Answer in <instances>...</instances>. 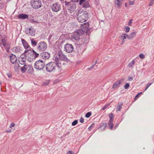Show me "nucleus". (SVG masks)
Listing matches in <instances>:
<instances>
[{"label": "nucleus", "mask_w": 154, "mask_h": 154, "mask_svg": "<svg viewBox=\"0 0 154 154\" xmlns=\"http://www.w3.org/2000/svg\"><path fill=\"white\" fill-rule=\"evenodd\" d=\"M60 2H61V3L62 4V3H64V2L66 0H59Z\"/></svg>", "instance_id": "nucleus-61"}, {"label": "nucleus", "mask_w": 154, "mask_h": 154, "mask_svg": "<svg viewBox=\"0 0 154 154\" xmlns=\"http://www.w3.org/2000/svg\"><path fill=\"white\" fill-rule=\"evenodd\" d=\"M45 66L46 70L48 72H51L52 71H55L57 66L54 62H51L46 64Z\"/></svg>", "instance_id": "nucleus-5"}, {"label": "nucleus", "mask_w": 154, "mask_h": 154, "mask_svg": "<svg viewBox=\"0 0 154 154\" xmlns=\"http://www.w3.org/2000/svg\"><path fill=\"white\" fill-rule=\"evenodd\" d=\"M120 0H115L117 1L115 3V6L118 8H119L121 6V3L120 2Z\"/></svg>", "instance_id": "nucleus-26"}, {"label": "nucleus", "mask_w": 154, "mask_h": 154, "mask_svg": "<svg viewBox=\"0 0 154 154\" xmlns=\"http://www.w3.org/2000/svg\"><path fill=\"white\" fill-rule=\"evenodd\" d=\"M59 57L60 59L62 60L68 62V59L67 58L66 56L63 54L61 51H59L58 52Z\"/></svg>", "instance_id": "nucleus-19"}, {"label": "nucleus", "mask_w": 154, "mask_h": 154, "mask_svg": "<svg viewBox=\"0 0 154 154\" xmlns=\"http://www.w3.org/2000/svg\"><path fill=\"white\" fill-rule=\"evenodd\" d=\"M124 29L125 30V32L126 33L129 31L130 28L128 26H125Z\"/></svg>", "instance_id": "nucleus-41"}, {"label": "nucleus", "mask_w": 154, "mask_h": 154, "mask_svg": "<svg viewBox=\"0 0 154 154\" xmlns=\"http://www.w3.org/2000/svg\"><path fill=\"white\" fill-rule=\"evenodd\" d=\"M8 76V77L9 78H11L12 76V74H11L10 72H9L8 73H7L6 74Z\"/></svg>", "instance_id": "nucleus-52"}, {"label": "nucleus", "mask_w": 154, "mask_h": 154, "mask_svg": "<svg viewBox=\"0 0 154 154\" xmlns=\"http://www.w3.org/2000/svg\"><path fill=\"white\" fill-rule=\"evenodd\" d=\"M83 35V32L82 30L78 29L71 35V38L75 40H79L80 36Z\"/></svg>", "instance_id": "nucleus-7"}, {"label": "nucleus", "mask_w": 154, "mask_h": 154, "mask_svg": "<svg viewBox=\"0 0 154 154\" xmlns=\"http://www.w3.org/2000/svg\"><path fill=\"white\" fill-rule=\"evenodd\" d=\"M114 126L112 122H109L108 123V128L111 130L112 129Z\"/></svg>", "instance_id": "nucleus-33"}, {"label": "nucleus", "mask_w": 154, "mask_h": 154, "mask_svg": "<svg viewBox=\"0 0 154 154\" xmlns=\"http://www.w3.org/2000/svg\"><path fill=\"white\" fill-rule=\"evenodd\" d=\"M31 41V44L32 46L34 47H35L37 44V42L34 40L33 38L30 39Z\"/></svg>", "instance_id": "nucleus-29"}, {"label": "nucleus", "mask_w": 154, "mask_h": 154, "mask_svg": "<svg viewBox=\"0 0 154 154\" xmlns=\"http://www.w3.org/2000/svg\"><path fill=\"white\" fill-rule=\"evenodd\" d=\"M95 125V124L94 123H92L88 128V130L89 131H91L93 128L94 127Z\"/></svg>", "instance_id": "nucleus-36"}, {"label": "nucleus", "mask_w": 154, "mask_h": 154, "mask_svg": "<svg viewBox=\"0 0 154 154\" xmlns=\"http://www.w3.org/2000/svg\"><path fill=\"white\" fill-rule=\"evenodd\" d=\"M50 56V54L48 52L43 51L39 55V56L41 58L45 60L48 59Z\"/></svg>", "instance_id": "nucleus-11"}, {"label": "nucleus", "mask_w": 154, "mask_h": 154, "mask_svg": "<svg viewBox=\"0 0 154 154\" xmlns=\"http://www.w3.org/2000/svg\"><path fill=\"white\" fill-rule=\"evenodd\" d=\"M86 0H79V5H82L83 3L85 2Z\"/></svg>", "instance_id": "nucleus-44"}, {"label": "nucleus", "mask_w": 154, "mask_h": 154, "mask_svg": "<svg viewBox=\"0 0 154 154\" xmlns=\"http://www.w3.org/2000/svg\"><path fill=\"white\" fill-rule=\"evenodd\" d=\"M123 103L122 102H121L119 103V104H118L116 108V110L117 111H120L122 108V106L123 105Z\"/></svg>", "instance_id": "nucleus-27"}, {"label": "nucleus", "mask_w": 154, "mask_h": 154, "mask_svg": "<svg viewBox=\"0 0 154 154\" xmlns=\"http://www.w3.org/2000/svg\"><path fill=\"white\" fill-rule=\"evenodd\" d=\"M109 104L110 103H109L105 105V106L102 108V109L103 110H104L109 105Z\"/></svg>", "instance_id": "nucleus-45"}, {"label": "nucleus", "mask_w": 154, "mask_h": 154, "mask_svg": "<svg viewBox=\"0 0 154 154\" xmlns=\"http://www.w3.org/2000/svg\"><path fill=\"white\" fill-rule=\"evenodd\" d=\"M139 57L141 59H143L145 57V55L143 54H139Z\"/></svg>", "instance_id": "nucleus-46"}, {"label": "nucleus", "mask_w": 154, "mask_h": 154, "mask_svg": "<svg viewBox=\"0 0 154 154\" xmlns=\"http://www.w3.org/2000/svg\"><path fill=\"white\" fill-rule=\"evenodd\" d=\"M152 84V83H149L147 84L145 88V91H146Z\"/></svg>", "instance_id": "nucleus-48"}, {"label": "nucleus", "mask_w": 154, "mask_h": 154, "mask_svg": "<svg viewBox=\"0 0 154 154\" xmlns=\"http://www.w3.org/2000/svg\"><path fill=\"white\" fill-rule=\"evenodd\" d=\"M142 94V92H140L139 93H138L135 97V98H134V99L136 100L138 98V97H139V96L141 94Z\"/></svg>", "instance_id": "nucleus-47"}, {"label": "nucleus", "mask_w": 154, "mask_h": 154, "mask_svg": "<svg viewBox=\"0 0 154 154\" xmlns=\"http://www.w3.org/2000/svg\"><path fill=\"white\" fill-rule=\"evenodd\" d=\"M69 152L70 154H74V152L71 150L69 151Z\"/></svg>", "instance_id": "nucleus-59"}, {"label": "nucleus", "mask_w": 154, "mask_h": 154, "mask_svg": "<svg viewBox=\"0 0 154 154\" xmlns=\"http://www.w3.org/2000/svg\"><path fill=\"white\" fill-rule=\"evenodd\" d=\"M128 80L129 81H131L133 80V78L132 77H128Z\"/></svg>", "instance_id": "nucleus-58"}, {"label": "nucleus", "mask_w": 154, "mask_h": 154, "mask_svg": "<svg viewBox=\"0 0 154 154\" xmlns=\"http://www.w3.org/2000/svg\"><path fill=\"white\" fill-rule=\"evenodd\" d=\"M51 8L53 11L57 12L61 9V5L58 2H55L52 5Z\"/></svg>", "instance_id": "nucleus-9"}, {"label": "nucleus", "mask_w": 154, "mask_h": 154, "mask_svg": "<svg viewBox=\"0 0 154 154\" xmlns=\"http://www.w3.org/2000/svg\"><path fill=\"white\" fill-rule=\"evenodd\" d=\"M31 5L33 8L38 9L41 7L42 3L40 0H32L31 2Z\"/></svg>", "instance_id": "nucleus-6"}, {"label": "nucleus", "mask_w": 154, "mask_h": 154, "mask_svg": "<svg viewBox=\"0 0 154 154\" xmlns=\"http://www.w3.org/2000/svg\"><path fill=\"white\" fill-rule=\"evenodd\" d=\"M64 11L67 10L70 14L72 13L76 9V4L74 3H71L66 1L63 3H62Z\"/></svg>", "instance_id": "nucleus-1"}, {"label": "nucleus", "mask_w": 154, "mask_h": 154, "mask_svg": "<svg viewBox=\"0 0 154 154\" xmlns=\"http://www.w3.org/2000/svg\"><path fill=\"white\" fill-rule=\"evenodd\" d=\"M9 57L10 61L12 64H14L16 63L17 60V58L15 55L11 54L10 55Z\"/></svg>", "instance_id": "nucleus-16"}, {"label": "nucleus", "mask_w": 154, "mask_h": 154, "mask_svg": "<svg viewBox=\"0 0 154 154\" xmlns=\"http://www.w3.org/2000/svg\"><path fill=\"white\" fill-rule=\"evenodd\" d=\"M52 35L51 34L49 35V37L48 38V39H50L52 37Z\"/></svg>", "instance_id": "nucleus-63"}, {"label": "nucleus", "mask_w": 154, "mask_h": 154, "mask_svg": "<svg viewBox=\"0 0 154 154\" xmlns=\"http://www.w3.org/2000/svg\"><path fill=\"white\" fill-rule=\"evenodd\" d=\"M34 17L33 16H32V19H30L29 20V22H30V23H40L39 22H38L37 20H35L33 18H34Z\"/></svg>", "instance_id": "nucleus-28"}, {"label": "nucleus", "mask_w": 154, "mask_h": 154, "mask_svg": "<svg viewBox=\"0 0 154 154\" xmlns=\"http://www.w3.org/2000/svg\"><path fill=\"white\" fill-rule=\"evenodd\" d=\"M69 134V132H67L65 134H64V136L65 137L67 135H68Z\"/></svg>", "instance_id": "nucleus-60"}, {"label": "nucleus", "mask_w": 154, "mask_h": 154, "mask_svg": "<svg viewBox=\"0 0 154 154\" xmlns=\"http://www.w3.org/2000/svg\"><path fill=\"white\" fill-rule=\"evenodd\" d=\"M132 19H130L129 20V22H128V24L129 25V26L131 25V24L132 23Z\"/></svg>", "instance_id": "nucleus-56"}, {"label": "nucleus", "mask_w": 154, "mask_h": 154, "mask_svg": "<svg viewBox=\"0 0 154 154\" xmlns=\"http://www.w3.org/2000/svg\"><path fill=\"white\" fill-rule=\"evenodd\" d=\"M49 82H47L44 83V85H48L49 84Z\"/></svg>", "instance_id": "nucleus-57"}, {"label": "nucleus", "mask_w": 154, "mask_h": 154, "mask_svg": "<svg viewBox=\"0 0 154 154\" xmlns=\"http://www.w3.org/2000/svg\"><path fill=\"white\" fill-rule=\"evenodd\" d=\"M91 114H92L91 112H88L85 115V117L86 118H89L91 116Z\"/></svg>", "instance_id": "nucleus-38"}, {"label": "nucleus", "mask_w": 154, "mask_h": 154, "mask_svg": "<svg viewBox=\"0 0 154 154\" xmlns=\"http://www.w3.org/2000/svg\"><path fill=\"white\" fill-rule=\"evenodd\" d=\"M4 6V4L3 3H0V9L2 8Z\"/></svg>", "instance_id": "nucleus-51"}, {"label": "nucleus", "mask_w": 154, "mask_h": 154, "mask_svg": "<svg viewBox=\"0 0 154 154\" xmlns=\"http://www.w3.org/2000/svg\"><path fill=\"white\" fill-rule=\"evenodd\" d=\"M109 122H113V121L114 120V115L112 113H110L109 116Z\"/></svg>", "instance_id": "nucleus-30"}, {"label": "nucleus", "mask_w": 154, "mask_h": 154, "mask_svg": "<svg viewBox=\"0 0 154 154\" xmlns=\"http://www.w3.org/2000/svg\"><path fill=\"white\" fill-rule=\"evenodd\" d=\"M89 26V24L88 23H86L81 25V29L79 30H82L83 32V34L85 33V32L88 29Z\"/></svg>", "instance_id": "nucleus-15"}, {"label": "nucleus", "mask_w": 154, "mask_h": 154, "mask_svg": "<svg viewBox=\"0 0 154 154\" xmlns=\"http://www.w3.org/2000/svg\"><path fill=\"white\" fill-rule=\"evenodd\" d=\"M95 66V64H93L88 69L89 70H91L92 69L94 66Z\"/></svg>", "instance_id": "nucleus-53"}, {"label": "nucleus", "mask_w": 154, "mask_h": 154, "mask_svg": "<svg viewBox=\"0 0 154 154\" xmlns=\"http://www.w3.org/2000/svg\"><path fill=\"white\" fill-rule=\"evenodd\" d=\"M79 121L81 123H82L84 122V118L82 117L80 118L79 119Z\"/></svg>", "instance_id": "nucleus-50"}, {"label": "nucleus", "mask_w": 154, "mask_h": 154, "mask_svg": "<svg viewBox=\"0 0 154 154\" xmlns=\"http://www.w3.org/2000/svg\"><path fill=\"white\" fill-rule=\"evenodd\" d=\"M137 32H132L129 35H128V38L129 40L132 39L134 37L135 35Z\"/></svg>", "instance_id": "nucleus-24"}, {"label": "nucleus", "mask_w": 154, "mask_h": 154, "mask_svg": "<svg viewBox=\"0 0 154 154\" xmlns=\"http://www.w3.org/2000/svg\"><path fill=\"white\" fill-rule=\"evenodd\" d=\"M78 123V121L77 120H75L73 121L72 123V126H75Z\"/></svg>", "instance_id": "nucleus-40"}, {"label": "nucleus", "mask_w": 154, "mask_h": 154, "mask_svg": "<svg viewBox=\"0 0 154 154\" xmlns=\"http://www.w3.org/2000/svg\"><path fill=\"white\" fill-rule=\"evenodd\" d=\"M19 19L25 20L29 19V15L26 14L22 13L19 14L17 17Z\"/></svg>", "instance_id": "nucleus-18"}, {"label": "nucleus", "mask_w": 154, "mask_h": 154, "mask_svg": "<svg viewBox=\"0 0 154 154\" xmlns=\"http://www.w3.org/2000/svg\"><path fill=\"white\" fill-rule=\"evenodd\" d=\"M93 29L92 28H88L85 33H86V35H87L88 37L89 36L90 34L93 31Z\"/></svg>", "instance_id": "nucleus-25"}, {"label": "nucleus", "mask_w": 154, "mask_h": 154, "mask_svg": "<svg viewBox=\"0 0 154 154\" xmlns=\"http://www.w3.org/2000/svg\"><path fill=\"white\" fill-rule=\"evenodd\" d=\"M5 49H10V45L9 44H7L5 45H3Z\"/></svg>", "instance_id": "nucleus-39"}, {"label": "nucleus", "mask_w": 154, "mask_h": 154, "mask_svg": "<svg viewBox=\"0 0 154 154\" xmlns=\"http://www.w3.org/2000/svg\"><path fill=\"white\" fill-rule=\"evenodd\" d=\"M77 16V19L80 23L85 22L88 17V14L86 11L79 10L76 14Z\"/></svg>", "instance_id": "nucleus-3"}, {"label": "nucleus", "mask_w": 154, "mask_h": 154, "mask_svg": "<svg viewBox=\"0 0 154 154\" xmlns=\"http://www.w3.org/2000/svg\"><path fill=\"white\" fill-rule=\"evenodd\" d=\"M154 0H150V2L149 4V6H152L154 4Z\"/></svg>", "instance_id": "nucleus-43"}, {"label": "nucleus", "mask_w": 154, "mask_h": 154, "mask_svg": "<svg viewBox=\"0 0 154 154\" xmlns=\"http://www.w3.org/2000/svg\"><path fill=\"white\" fill-rule=\"evenodd\" d=\"M134 4V1H129V3L128 4L129 5H133Z\"/></svg>", "instance_id": "nucleus-49"}, {"label": "nucleus", "mask_w": 154, "mask_h": 154, "mask_svg": "<svg viewBox=\"0 0 154 154\" xmlns=\"http://www.w3.org/2000/svg\"><path fill=\"white\" fill-rule=\"evenodd\" d=\"M7 36L6 35H4V37L1 40V41L3 45H5V44H7Z\"/></svg>", "instance_id": "nucleus-31"}, {"label": "nucleus", "mask_w": 154, "mask_h": 154, "mask_svg": "<svg viewBox=\"0 0 154 154\" xmlns=\"http://www.w3.org/2000/svg\"><path fill=\"white\" fill-rule=\"evenodd\" d=\"M21 42H22V44L23 45L24 48L27 50H29L28 49L29 48V49H31L32 48L30 47L29 45L28 44V43L23 39H21Z\"/></svg>", "instance_id": "nucleus-17"}, {"label": "nucleus", "mask_w": 154, "mask_h": 154, "mask_svg": "<svg viewBox=\"0 0 154 154\" xmlns=\"http://www.w3.org/2000/svg\"><path fill=\"white\" fill-rule=\"evenodd\" d=\"M60 58H59V57L57 56L54 57V61H53L54 63L59 70L61 69V66L60 65H61V63L60 62Z\"/></svg>", "instance_id": "nucleus-14"}, {"label": "nucleus", "mask_w": 154, "mask_h": 154, "mask_svg": "<svg viewBox=\"0 0 154 154\" xmlns=\"http://www.w3.org/2000/svg\"><path fill=\"white\" fill-rule=\"evenodd\" d=\"M47 48L46 43L44 42H42L39 43L37 46V50L40 51H45Z\"/></svg>", "instance_id": "nucleus-8"}, {"label": "nucleus", "mask_w": 154, "mask_h": 154, "mask_svg": "<svg viewBox=\"0 0 154 154\" xmlns=\"http://www.w3.org/2000/svg\"><path fill=\"white\" fill-rule=\"evenodd\" d=\"M45 66V61L40 59L35 63L34 67L37 69L41 70L43 69Z\"/></svg>", "instance_id": "nucleus-4"}, {"label": "nucleus", "mask_w": 154, "mask_h": 154, "mask_svg": "<svg viewBox=\"0 0 154 154\" xmlns=\"http://www.w3.org/2000/svg\"><path fill=\"white\" fill-rule=\"evenodd\" d=\"M27 70L29 73H32L34 72V69L32 65H29L27 66Z\"/></svg>", "instance_id": "nucleus-23"}, {"label": "nucleus", "mask_w": 154, "mask_h": 154, "mask_svg": "<svg viewBox=\"0 0 154 154\" xmlns=\"http://www.w3.org/2000/svg\"><path fill=\"white\" fill-rule=\"evenodd\" d=\"M123 81V80L122 79L121 80L116 81L113 85L112 88L115 89L119 87L120 86V85L122 83Z\"/></svg>", "instance_id": "nucleus-21"}, {"label": "nucleus", "mask_w": 154, "mask_h": 154, "mask_svg": "<svg viewBox=\"0 0 154 154\" xmlns=\"http://www.w3.org/2000/svg\"><path fill=\"white\" fill-rule=\"evenodd\" d=\"M21 71L22 73L25 72L27 70V65L25 64L24 66L21 68Z\"/></svg>", "instance_id": "nucleus-32"}, {"label": "nucleus", "mask_w": 154, "mask_h": 154, "mask_svg": "<svg viewBox=\"0 0 154 154\" xmlns=\"http://www.w3.org/2000/svg\"><path fill=\"white\" fill-rule=\"evenodd\" d=\"M32 50L29 49V50H25L24 52V54H26V56H28V61L31 62L36 58L38 57L39 54L36 52L33 49H31Z\"/></svg>", "instance_id": "nucleus-2"}, {"label": "nucleus", "mask_w": 154, "mask_h": 154, "mask_svg": "<svg viewBox=\"0 0 154 154\" xmlns=\"http://www.w3.org/2000/svg\"><path fill=\"white\" fill-rule=\"evenodd\" d=\"M126 37L128 38V34L126 33L122 34L120 36V38L121 39L125 40L126 39Z\"/></svg>", "instance_id": "nucleus-34"}, {"label": "nucleus", "mask_w": 154, "mask_h": 154, "mask_svg": "<svg viewBox=\"0 0 154 154\" xmlns=\"http://www.w3.org/2000/svg\"><path fill=\"white\" fill-rule=\"evenodd\" d=\"M10 49H6V51L8 53H9L10 52Z\"/></svg>", "instance_id": "nucleus-62"}, {"label": "nucleus", "mask_w": 154, "mask_h": 154, "mask_svg": "<svg viewBox=\"0 0 154 154\" xmlns=\"http://www.w3.org/2000/svg\"><path fill=\"white\" fill-rule=\"evenodd\" d=\"M79 0H71L70 1L71 2L74 3V2H79Z\"/></svg>", "instance_id": "nucleus-54"}, {"label": "nucleus", "mask_w": 154, "mask_h": 154, "mask_svg": "<svg viewBox=\"0 0 154 154\" xmlns=\"http://www.w3.org/2000/svg\"><path fill=\"white\" fill-rule=\"evenodd\" d=\"M15 125V124L14 123H12L10 124V127L11 128H12L13 127H14Z\"/></svg>", "instance_id": "nucleus-55"}, {"label": "nucleus", "mask_w": 154, "mask_h": 154, "mask_svg": "<svg viewBox=\"0 0 154 154\" xmlns=\"http://www.w3.org/2000/svg\"><path fill=\"white\" fill-rule=\"evenodd\" d=\"M129 86H130L129 84L128 83H126L125 84V85H124V87L125 89H127L128 88H129Z\"/></svg>", "instance_id": "nucleus-42"}, {"label": "nucleus", "mask_w": 154, "mask_h": 154, "mask_svg": "<svg viewBox=\"0 0 154 154\" xmlns=\"http://www.w3.org/2000/svg\"><path fill=\"white\" fill-rule=\"evenodd\" d=\"M99 0H95V2H96V3H97V4H98V3L99 2Z\"/></svg>", "instance_id": "nucleus-64"}, {"label": "nucleus", "mask_w": 154, "mask_h": 154, "mask_svg": "<svg viewBox=\"0 0 154 154\" xmlns=\"http://www.w3.org/2000/svg\"><path fill=\"white\" fill-rule=\"evenodd\" d=\"M64 50L68 53L72 52L74 50L73 45L71 44H67L64 45Z\"/></svg>", "instance_id": "nucleus-12"}, {"label": "nucleus", "mask_w": 154, "mask_h": 154, "mask_svg": "<svg viewBox=\"0 0 154 154\" xmlns=\"http://www.w3.org/2000/svg\"><path fill=\"white\" fill-rule=\"evenodd\" d=\"M26 54H24V53L19 57V61L20 63L22 65L26 64L25 62L26 59L28 60V56H25Z\"/></svg>", "instance_id": "nucleus-10"}, {"label": "nucleus", "mask_w": 154, "mask_h": 154, "mask_svg": "<svg viewBox=\"0 0 154 154\" xmlns=\"http://www.w3.org/2000/svg\"><path fill=\"white\" fill-rule=\"evenodd\" d=\"M12 50L13 52L15 53H19L21 51V47L19 46L12 48Z\"/></svg>", "instance_id": "nucleus-22"}, {"label": "nucleus", "mask_w": 154, "mask_h": 154, "mask_svg": "<svg viewBox=\"0 0 154 154\" xmlns=\"http://www.w3.org/2000/svg\"><path fill=\"white\" fill-rule=\"evenodd\" d=\"M134 61L133 60L129 63L128 66L129 67H131L134 64Z\"/></svg>", "instance_id": "nucleus-37"}, {"label": "nucleus", "mask_w": 154, "mask_h": 154, "mask_svg": "<svg viewBox=\"0 0 154 154\" xmlns=\"http://www.w3.org/2000/svg\"><path fill=\"white\" fill-rule=\"evenodd\" d=\"M107 126V124L106 123H102L100 125V126L97 128V129H100L101 131H104Z\"/></svg>", "instance_id": "nucleus-20"}, {"label": "nucleus", "mask_w": 154, "mask_h": 154, "mask_svg": "<svg viewBox=\"0 0 154 154\" xmlns=\"http://www.w3.org/2000/svg\"><path fill=\"white\" fill-rule=\"evenodd\" d=\"M25 31L27 34H28L32 36L35 35V31L34 29L32 26H30L29 28L26 29Z\"/></svg>", "instance_id": "nucleus-13"}, {"label": "nucleus", "mask_w": 154, "mask_h": 154, "mask_svg": "<svg viewBox=\"0 0 154 154\" xmlns=\"http://www.w3.org/2000/svg\"><path fill=\"white\" fill-rule=\"evenodd\" d=\"M90 5L89 4L88 2L87 1L85 2L83 4V5H82V7L85 8H89L90 7Z\"/></svg>", "instance_id": "nucleus-35"}]
</instances>
